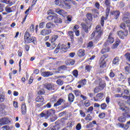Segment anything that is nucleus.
Wrapping results in <instances>:
<instances>
[{"label": "nucleus", "mask_w": 130, "mask_h": 130, "mask_svg": "<svg viewBox=\"0 0 130 130\" xmlns=\"http://www.w3.org/2000/svg\"><path fill=\"white\" fill-rule=\"evenodd\" d=\"M119 103V109L122 111V115L118 117V120L120 122H125L126 121V118L130 119V108L129 107L125 106L120 105Z\"/></svg>", "instance_id": "obj_1"}, {"label": "nucleus", "mask_w": 130, "mask_h": 130, "mask_svg": "<svg viewBox=\"0 0 130 130\" xmlns=\"http://www.w3.org/2000/svg\"><path fill=\"white\" fill-rule=\"evenodd\" d=\"M103 30L101 28V25H98L95 27V31H94L90 35V40L95 38L96 41H99L103 35Z\"/></svg>", "instance_id": "obj_2"}, {"label": "nucleus", "mask_w": 130, "mask_h": 130, "mask_svg": "<svg viewBox=\"0 0 130 130\" xmlns=\"http://www.w3.org/2000/svg\"><path fill=\"white\" fill-rule=\"evenodd\" d=\"M105 5L108 7L106 9V17L103 16L101 18L100 24L102 27H104V22L108 19L109 17V14H110V6H111V2L110 0H105Z\"/></svg>", "instance_id": "obj_3"}, {"label": "nucleus", "mask_w": 130, "mask_h": 130, "mask_svg": "<svg viewBox=\"0 0 130 130\" xmlns=\"http://www.w3.org/2000/svg\"><path fill=\"white\" fill-rule=\"evenodd\" d=\"M99 86L95 87L93 89L94 93H98L104 90V88L106 87V83L104 81H102V78L98 77L97 79L94 81V84H98Z\"/></svg>", "instance_id": "obj_4"}, {"label": "nucleus", "mask_w": 130, "mask_h": 130, "mask_svg": "<svg viewBox=\"0 0 130 130\" xmlns=\"http://www.w3.org/2000/svg\"><path fill=\"white\" fill-rule=\"evenodd\" d=\"M24 44L33 43L35 45L37 44V39L35 37H31V34L26 31L24 36Z\"/></svg>", "instance_id": "obj_5"}, {"label": "nucleus", "mask_w": 130, "mask_h": 130, "mask_svg": "<svg viewBox=\"0 0 130 130\" xmlns=\"http://www.w3.org/2000/svg\"><path fill=\"white\" fill-rule=\"evenodd\" d=\"M47 19L51 22H54L55 24H61L62 23V19L58 17V15L56 14L54 15L48 16Z\"/></svg>", "instance_id": "obj_6"}, {"label": "nucleus", "mask_w": 130, "mask_h": 130, "mask_svg": "<svg viewBox=\"0 0 130 130\" xmlns=\"http://www.w3.org/2000/svg\"><path fill=\"white\" fill-rule=\"evenodd\" d=\"M112 36H113V32H112V31H111L109 35L107 41L104 44V46H105V47L110 45V44H112V43L114 42V38L112 37Z\"/></svg>", "instance_id": "obj_7"}, {"label": "nucleus", "mask_w": 130, "mask_h": 130, "mask_svg": "<svg viewBox=\"0 0 130 130\" xmlns=\"http://www.w3.org/2000/svg\"><path fill=\"white\" fill-rule=\"evenodd\" d=\"M117 34L120 39H124L126 38V37H127V36L128 35V30L127 29H126L125 30H119L117 32Z\"/></svg>", "instance_id": "obj_8"}, {"label": "nucleus", "mask_w": 130, "mask_h": 130, "mask_svg": "<svg viewBox=\"0 0 130 130\" xmlns=\"http://www.w3.org/2000/svg\"><path fill=\"white\" fill-rule=\"evenodd\" d=\"M43 86L45 89H47V90H48L49 91L54 90V85L51 83H45Z\"/></svg>", "instance_id": "obj_9"}, {"label": "nucleus", "mask_w": 130, "mask_h": 130, "mask_svg": "<svg viewBox=\"0 0 130 130\" xmlns=\"http://www.w3.org/2000/svg\"><path fill=\"white\" fill-rule=\"evenodd\" d=\"M11 122L10 119L7 117H3L0 119V125H5V124H9Z\"/></svg>", "instance_id": "obj_10"}, {"label": "nucleus", "mask_w": 130, "mask_h": 130, "mask_svg": "<svg viewBox=\"0 0 130 130\" xmlns=\"http://www.w3.org/2000/svg\"><path fill=\"white\" fill-rule=\"evenodd\" d=\"M103 97H104V93L100 92L96 94V97H93V100L96 102H99Z\"/></svg>", "instance_id": "obj_11"}, {"label": "nucleus", "mask_w": 130, "mask_h": 130, "mask_svg": "<svg viewBox=\"0 0 130 130\" xmlns=\"http://www.w3.org/2000/svg\"><path fill=\"white\" fill-rule=\"evenodd\" d=\"M110 13L112 16H113L116 20H117L119 17V16H120V12L118 10L111 11Z\"/></svg>", "instance_id": "obj_12"}, {"label": "nucleus", "mask_w": 130, "mask_h": 130, "mask_svg": "<svg viewBox=\"0 0 130 130\" xmlns=\"http://www.w3.org/2000/svg\"><path fill=\"white\" fill-rule=\"evenodd\" d=\"M68 2V0H55V4L56 6H58L59 7H64L63 4H66V2Z\"/></svg>", "instance_id": "obj_13"}, {"label": "nucleus", "mask_w": 130, "mask_h": 130, "mask_svg": "<svg viewBox=\"0 0 130 130\" xmlns=\"http://www.w3.org/2000/svg\"><path fill=\"white\" fill-rule=\"evenodd\" d=\"M37 93L38 94V95H40V96L44 95V94H45V89H44V87H43V86H39L38 88Z\"/></svg>", "instance_id": "obj_14"}, {"label": "nucleus", "mask_w": 130, "mask_h": 130, "mask_svg": "<svg viewBox=\"0 0 130 130\" xmlns=\"http://www.w3.org/2000/svg\"><path fill=\"white\" fill-rule=\"evenodd\" d=\"M99 65L100 69H104V68H106V61L105 60H102V59H100Z\"/></svg>", "instance_id": "obj_15"}, {"label": "nucleus", "mask_w": 130, "mask_h": 130, "mask_svg": "<svg viewBox=\"0 0 130 130\" xmlns=\"http://www.w3.org/2000/svg\"><path fill=\"white\" fill-rule=\"evenodd\" d=\"M53 75V73L50 71H45L41 73V76L44 78H48V77H50V76H52Z\"/></svg>", "instance_id": "obj_16"}, {"label": "nucleus", "mask_w": 130, "mask_h": 130, "mask_svg": "<svg viewBox=\"0 0 130 130\" xmlns=\"http://www.w3.org/2000/svg\"><path fill=\"white\" fill-rule=\"evenodd\" d=\"M55 12L57 14H58L60 16H62V17H66L67 15V12L62 9H56Z\"/></svg>", "instance_id": "obj_17"}, {"label": "nucleus", "mask_w": 130, "mask_h": 130, "mask_svg": "<svg viewBox=\"0 0 130 130\" xmlns=\"http://www.w3.org/2000/svg\"><path fill=\"white\" fill-rule=\"evenodd\" d=\"M120 40L119 39H117L116 40L115 42L113 44V45L112 46V49H116V48H117L118 47V46L119 44H120Z\"/></svg>", "instance_id": "obj_18"}, {"label": "nucleus", "mask_w": 130, "mask_h": 130, "mask_svg": "<svg viewBox=\"0 0 130 130\" xmlns=\"http://www.w3.org/2000/svg\"><path fill=\"white\" fill-rule=\"evenodd\" d=\"M86 79H83L78 81V84H79V85L77 86V88L80 89L81 87H84V86L86 85Z\"/></svg>", "instance_id": "obj_19"}, {"label": "nucleus", "mask_w": 130, "mask_h": 130, "mask_svg": "<svg viewBox=\"0 0 130 130\" xmlns=\"http://www.w3.org/2000/svg\"><path fill=\"white\" fill-rule=\"evenodd\" d=\"M81 26L85 33H89V27L84 22L81 23Z\"/></svg>", "instance_id": "obj_20"}, {"label": "nucleus", "mask_w": 130, "mask_h": 130, "mask_svg": "<svg viewBox=\"0 0 130 130\" xmlns=\"http://www.w3.org/2000/svg\"><path fill=\"white\" fill-rule=\"evenodd\" d=\"M51 33V30L50 29H44L41 31V35L43 36H46V35H48Z\"/></svg>", "instance_id": "obj_21"}, {"label": "nucleus", "mask_w": 130, "mask_h": 130, "mask_svg": "<svg viewBox=\"0 0 130 130\" xmlns=\"http://www.w3.org/2000/svg\"><path fill=\"white\" fill-rule=\"evenodd\" d=\"M21 113L23 115H25L27 113V107L25 104L21 105Z\"/></svg>", "instance_id": "obj_22"}, {"label": "nucleus", "mask_w": 130, "mask_h": 130, "mask_svg": "<svg viewBox=\"0 0 130 130\" xmlns=\"http://www.w3.org/2000/svg\"><path fill=\"white\" fill-rule=\"evenodd\" d=\"M14 8H15V7H10V6H7L5 7V11L7 13H8V14L10 13H13V12H15V10L14 9Z\"/></svg>", "instance_id": "obj_23"}, {"label": "nucleus", "mask_w": 130, "mask_h": 130, "mask_svg": "<svg viewBox=\"0 0 130 130\" xmlns=\"http://www.w3.org/2000/svg\"><path fill=\"white\" fill-rule=\"evenodd\" d=\"M85 50L84 49H79L77 52V55L80 57H83L85 56Z\"/></svg>", "instance_id": "obj_24"}, {"label": "nucleus", "mask_w": 130, "mask_h": 130, "mask_svg": "<svg viewBox=\"0 0 130 130\" xmlns=\"http://www.w3.org/2000/svg\"><path fill=\"white\" fill-rule=\"evenodd\" d=\"M75 100V95H74V94L73 93H70L68 95V101L69 102L72 103L74 102V101Z\"/></svg>", "instance_id": "obj_25"}, {"label": "nucleus", "mask_w": 130, "mask_h": 130, "mask_svg": "<svg viewBox=\"0 0 130 130\" xmlns=\"http://www.w3.org/2000/svg\"><path fill=\"white\" fill-rule=\"evenodd\" d=\"M120 59H119V57L116 56L115 57L112 61L113 64L117 65L118 64Z\"/></svg>", "instance_id": "obj_26"}, {"label": "nucleus", "mask_w": 130, "mask_h": 130, "mask_svg": "<svg viewBox=\"0 0 130 130\" xmlns=\"http://www.w3.org/2000/svg\"><path fill=\"white\" fill-rule=\"evenodd\" d=\"M117 126H118V127L125 128V129H127V128H128V126L127 125H124L123 123H118L117 124Z\"/></svg>", "instance_id": "obj_27"}, {"label": "nucleus", "mask_w": 130, "mask_h": 130, "mask_svg": "<svg viewBox=\"0 0 130 130\" xmlns=\"http://www.w3.org/2000/svg\"><path fill=\"white\" fill-rule=\"evenodd\" d=\"M63 102V99L60 98L58 101L54 104V107H56L57 106H59V105H61V103Z\"/></svg>", "instance_id": "obj_28"}, {"label": "nucleus", "mask_w": 130, "mask_h": 130, "mask_svg": "<svg viewBox=\"0 0 130 130\" xmlns=\"http://www.w3.org/2000/svg\"><path fill=\"white\" fill-rule=\"evenodd\" d=\"M109 51H110V48L109 47H107L106 48L102 49L101 53L102 54H105V53H107V52H109Z\"/></svg>", "instance_id": "obj_29"}, {"label": "nucleus", "mask_w": 130, "mask_h": 130, "mask_svg": "<svg viewBox=\"0 0 130 130\" xmlns=\"http://www.w3.org/2000/svg\"><path fill=\"white\" fill-rule=\"evenodd\" d=\"M54 27H55L54 24L52 22H48L46 25L47 29H51V28H54Z\"/></svg>", "instance_id": "obj_30"}, {"label": "nucleus", "mask_w": 130, "mask_h": 130, "mask_svg": "<svg viewBox=\"0 0 130 130\" xmlns=\"http://www.w3.org/2000/svg\"><path fill=\"white\" fill-rule=\"evenodd\" d=\"M36 102L43 103L44 102V99L42 96H38L36 99Z\"/></svg>", "instance_id": "obj_31"}, {"label": "nucleus", "mask_w": 130, "mask_h": 130, "mask_svg": "<svg viewBox=\"0 0 130 130\" xmlns=\"http://www.w3.org/2000/svg\"><path fill=\"white\" fill-rule=\"evenodd\" d=\"M73 92L76 97H79L82 94V92L79 90H75Z\"/></svg>", "instance_id": "obj_32"}, {"label": "nucleus", "mask_w": 130, "mask_h": 130, "mask_svg": "<svg viewBox=\"0 0 130 130\" xmlns=\"http://www.w3.org/2000/svg\"><path fill=\"white\" fill-rule=\"evenodd\" d=\"M85 120L86 121H91L93 120L92 116L90 114H88L87 116L84 118Z\"/></svg>", "instance_id": "obj_33"}, {"label": "nucleus", "mask_w": 130, "mask_h": 130, "mask_svg": "<svg viewBox=\"0 0 130 130\" xmlns=\"http://www.w3.org/2000/svg\"><path fill=\"white\" fill-rule=\"evenodd\" d=\"M68 35L71 40H74V38H75V35H74V32L73 31H68Z\"/></svg>", "instance_id": "obj_34"}, {"label": "nucleus", "mask_w": 130, "mask_h": 130, "mask_svg": "<svg viewBox=\"0 0 130 130\" xmlns=\"http://www.w3.org/2000/svg\"><path fill=\"white\" fill-rule=\"evenodd\" d=\"M100 107L102 110H106V108H107V104L103 103L101 105Z\"/></svg>", "instance_id": "obj_35"}, {"label": "nucleus", "mask_w": 130, "mask_h": 130, "mask_svg": "<svg viewBox=\"0 0 130 130\" xmlns=\"http://www.w3.org/2000/svg\"><path fill=\"white\" fill-rule=\"evenodd\" d=\"M86 17L89 21L93 20V15L91 13H87L86 14Z\"/></svg>", "instance_id": "obj_36"}, {"label": "nucleus", "mask_w": 130, "mask_h": 130, "mask_svg": "<svg viewBox=\"0 0 130 130\" xmlns=\"http://www.w3.org/2000/svg\"><path fill=\"white\" fill-rule=\"evenodd\" d=\"M72 74L75 77V78H78L79 76V72L77 70H74L72 72Z\"/></svg>", "instance_id": "obj_37"}, {"label": "nucleus", "mask_w": 130, "mask_h": 130, "mask_svg": "<svg viewBox=\"0 0 130 130\" xmlns=\"http://www.w3.org/2000/svg\"><path fill=\"white\" fill-rule=\"evenodd\" d=\"M56 83L58 86H62L63 85V80L61 79H58L56 80Z\"/></svg>", "instance_id": "obj_38"}, {"label": "nucleus", "mask_w": 130, "mask_h": 130, "mask_svg": "<svg viewBox=\"0 0 130 130\" xmlns=\"http://www.w3.org/2000/svg\"><path fill=\"white\" fill-rule=\"evenodd\" d=\"M57 38H58V36H57V35H53L52 36V38H51L52 43V42H54L55 41H56V39H57Z\"/></svg>", "instance_id": "obj_39"}, {"label": "nucleus", "mask_w": 130, "mask_h": 130, "mask_svg": "<svg viewBox=\"0 0 130 130\" xmlns=\"http://www.w3.org/2000/svg\"><path fill=\"white\" fill-rule=\"evenodd\" d=\"M109 54H104L103 55H102L101 56V57L100 58L101 59H102L103 60H105V59H106V58H108V57H109Z\"/></svg>", "instance_id": "obj_40"}, {"label": "nucleus", "mask_w": 130, "mask_h": 130, "mask_svg": "<svg viewBox=\"0 0 130 130\" xmlns=\"http://www.w3.org/2000/svg\"><path fill=\"white\" fill-rule=\"evenodd\" d=\"M67 20L65 21V23L70 24V22L72 21V16L69 15L67 17Z\"/></svg>", "instance_id": "obj_41"}, {"label": "nucleus", "mask_w": 130, "mask_h": 130, "mask_svg": "<svg viewBox=\"0 0 130 130\" xmlns=\"http://www.w3.org/2000/svg\"><path fill=\"white\" fill-rule=\"evenodd\" d=\"M85 70L87 71V72H90L91 70L92 69V66H90V65H86L85 66Z\"/></svg>", "instance_id": "obj_42"}, {"label": "nucleus", "mask_w": 130, "mask_h": 130, "mask_svg": "<svg viewBox=\"0 0 130 130\" xmlns=\"http://www.w3.org/2000/svg\"><path fill=\"white\" fill-rule=\"evenodd\" d=\"M29 30H30V31L32 33H33V32L35 31V26L34 25V24H32L30 25L29 27Z\"/></svg>", "instance_id": "obj_43"}, {"label": "nucleus", "mask_w": 130, "mask_h": 130, "mask_svg": "<svg viewBox=\"0 0 130 130\" xmlns=\"http://www.w3.org/2000/svg\"><path fill=\"white\" fill-rule=\"evenodd\" d=\"M55 13H54V10L52 9H50L47 11V15H54Z\"/></svg>", "instance_id": "obj_44"}, {"label": "nucleus", "mask_w": 130, "mask_h": 130, "mask_svg": "<svg viewBox=\"0 0 130 130\" xmlns=\"http://www.w3.org/2000/svg\"><path fill=\"white\" fill-rule=\"evenodd\" d=\"M5 95H4L3 94L0 93V102H4L5 101Z\"/></svg>", "instance_id": "obj_45"}, {"label": "nucleus", "mask_w": 130, "mask_h": 130, "mask_svg": "<svg viewBox=\"0 0 130 130\" xmlns=\"http://www.w3.org/2000/svg\"><path fill=\"white\" fill-rule=\"evenodd\" d=\"M6 109V106L4 104H1L0 105V111H3V110H5Z\"/></svg>", "instance_id": "obj_46"}, {"label": "nucleus", "mask_w": 130, "mask_h": 130, "mask_svg": "<svg viewBox=\"0 0 130 130\" xmlns=\"http://www.w3.org/2000/svg\"><path fill=\"white\" fill-rule=\"evenodd\" d=\"M128 66H126L124 68L125 71L128 73V74H130V64H128Z\"/></svg>", "instance_id": "obj_47"}, {"label": "nucleus", "mask_w": 130, "mask_h": 130, "mask_svg": "<svg viewBox=\"0 0 130 130\" xmlns=\"http://www.w3.org/2000/svg\"><path fill=\"white\" fill-rule=\"evenodd\" d=\"M39 26L41 29H43V28H44V26H45V22H41Z\"/></svg>", "instance_id": "obj_48"}, {"label": "nucleus", "mask_w": 130, "mask_h": 130, "mask_svg": "<svg viewBox=\"0 0 130 130\" xmlns=\"http://www.w3.org/2000/svg\"><path fill=\"white\" fill-rule=\"evenodd\" d=\"M120 28H121V29H123V30H125V28H126V25H125V23H122L120 25Z\"/></svg>", "instance_id": "obj_49"}, {"label": "nucleus", "mask_w": 130, "mask_h": 130, "mask_svg": "<svg viewBox=\"0 0 130 130\" xmlns=\"http://www.w3.org/2000/svg\"><path fill=\"white\" fill-rule=\"evenodd\" d=\"M59 129V126L58 125L54 126L50 128V130H58Z\"/></svg>", "instance_id": "obj_50"}, {"label": "nucleus", "mask_w": 130, "mask_h": 130, "mask_svg": "<svg viewBox=\"0 0 130 130\" xmlns=\"http://www.w3.org/2000/svg\"><path fill=\"white\" fill-rule=\"evenodd\" d=\"M99 117L102 119L105 117V113H101L99 115Z\"/></svg>", "instance_id": "obj_51"}, {"label": "nucleus", "mask_w": 130, "mask_h": 130, "mask_svg": "<svg viewBox=\"0 0 130 130\" xmlns=\"http://www.w3.org/2000/svg\"><path fill=\"white\" fill-rule=\"evenodd\" d=\"M82 128V125H81V123H79L76 125V129L77 130H81Z\"/></svg>", "instance_id": "obj_52"}, {"label": "nucleus", "mask_w": 130, "mask_h": 130, "mask_svg": "<svg viewBox=\"0 0 130 130\" xmlns=\"http://www.w3.org/2000/svg\"><path fill=\"white\" fill-rule=\"evenodd\" d=\"M93 110H94V108L93 107V106H91L87 109L86 111L88 113H89V112H92Z\"/></svg>", "instance_id": "obj_53"}, {"label": "nucleus", "mask_w": 130, "mask_h": 130, "mask_svg": "<svg viewBox=\"0 0 130 130\" xmlns=\"http://www.w3.org/2000/svg\"><path fill=\"white\" fill-rule=\"evenodd\" d=\"M56 101H57V100L56 98H55V97L52 98L50 99V102L51 103H55V102H56Z\"/></svg>", "instance_id": "obj_54"}, {"label": "nucleus", "mask_w": 130, "mask_h": 130, "mask_svg": "<svg viewBox=\"0 0 130 130\" xmlns=\"http://www.w3.org/2000/svg\"><path fill=\"white\" fill-rule=\"evenodd\" d=\"M106 103H107V105H109V103H110V97L107 96L106 98Z\"/></svg>", "instance_id": "obj_55"}, {"label": "nucleus", "mask_w": 130, "mask_h": 130, "mask_svg": "<svg viewBox=\"0 0 130 130\" xmlns=\"http://www.w3.org/2000/svg\"><path fill=\"white\" fill-rule=\"evenodd\" d=\"M93 45H94V43L92 41H90L87 44V47H90V48H92V47H93Z\"/></svg>", "instance_id": "obj_56"}, {"label": "nucleus", "mask_w": 130, "mask_h": 130, "mask_svg": "<svg viewBox=\"0 0 130 130\" xmlns=\"http://www.w3.org/2000/svg\"><path fill=\"white\" fill-rule=\"evenodd\" d=\"M79 113L82 117H85V116H86V114L85 113V112H84L81 110L79 111Z\"/></svg>", "instance_id": "obj_57"}, {"label": "nucleus", "mask_w": 130, "mask_h": 130, "mask_svg": "<svg viewBox=\"0 0 130 130\" xmlns=\"http://www.w3.org/2000/svg\"><path fill=\"white\" fill-rule=\"evenodd\" d=\"M126 19H129L130 18V15H129V13L126 12L124 15V16L123 17Z\"/></svg>", "instance_id": "obj_58"}, {"label": "nucleus", "mask_w": 130, "mask_h": 130, "mask_svg": "<svg viewBox=\"0 0 130 130\" xmlns=\"http://www.w3.org/2000/svg\"><path fill=\"white\" fill-rule=\"evenodd\" d=\"M90 104H91L90 103V102H89V101L88 100L85 101L84 102V105H85L86 107H88V106H90Z\"/></svg>", "instance_id": "obj_59"}, {"label": "nucleus", "mask_w": 130, "mask_h": 130, "mask_svg": "<svg viewBox=\"0 0 130 130\" xmlns=\"http://www.w3.org/2000/svg\"><path fill=\"white\" fill-rule=\"evenodd\" d=\"M79 28H80V27L79 26V25L76 24L74 26L72 30H73V31H74V32H75V31L78 30V29H79Z\"/></svg>", "instance_id": "obj_60"}, {"label": "nucleus", "mask_w": 130, "mask_h": 130, "mask_svg": "<svg viewBox=\"0 0 130 130\" xmlns=\"http://www.w3.org/2000/svg\"><path fill=\"white\" fill-rule=\"evenodd\" d=\"M115 76V74H114V73H113V71H111L109 74V77L110 78H114Z\"/></svg>", "instance_id": "obj_61"}, {"label": "nucleus", "mask_w": 130, "mask_h": 130, "mask_svg": "<svg viewBox=\"0 0 130 130\" xmlns=\"http://www.w3.org/2000/svg\"><path fill=\"white\" fill-rule=\"evenodd\" d=\"M13 106L14 108H18V107H19L17 102L13 101Z\"/></svg>", "instance_id": "obj_62"}, {"label": "nucleus", "mask_w": 130, "mask_h": 130, "mask_svg": "<svg viewBox=\"0 0 130 130\" xmlns=\"http://www.w3.org/2000/svg\"><path fill=\"white\" fill-rule=\"evenodd\" d=\"M126 98H128V100L126 101V104H127V105H128V106L130 107V96H125Z\"/></svg>", "instance_id": "obj_63"}, {"label": "nucleus", "mask_w": 130, "mask_h": 130, "mask_svg": "<svg viewBox=\"0 0 130 130\" xmlns=\"http://www.w3.org/2000/svg\"><path fill=\"white\" fill-rule=\"evenodd\" d=\"M2 128H3V130H9L10 129V126H9L8 125H4L2 127Z\"/></svg>", "instance_id": "obj_64"}]
</instances>
